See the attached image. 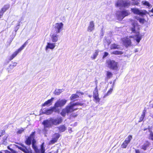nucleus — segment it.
I'll list each match as a JSON object with an SVG mask.
<instances>
[{"instance_id": "obj_20", "label": "nucleus", "mask_w": 153, "mask_h": 153, "mask_svg": "<svg viewBox=\"0 0 153 153\" xmlns=\"http://www.w3.org/2000/svg\"><path fill=\"white\" fill-rule=\"evenodd\" d=\"M54 99V98L52 97L51 99L48 100L47 101H46L43 104H42V106H49L51 105Z\"/></svg>"}, {"instance_id": "obj_14", "label": "nucleus", "mask_w": 153, "mask_h": 153, "mask_svg": "<svg viewBox=\"0 0 153 153\" xmlns=\"http://www.w3.org/2000/svg\"><path fill=\"white\" fill-rule=\"evenodd\" d=\"M27 43V41L20 48H19L17 51H16L12 54L14 57H15L19 53L21 52V51L26 46Z\"/></svg>"}, {"instance_id": "obj_16", "label": "nucleus", "mask_w": 153, "mask_h": 153, "mask_svg": "<svg viewBox=\"0 0 153 153\" xmlns=\"http://www.w3.org/2000/svg\"><path fill=\"white\" fill-rule=\"evenodd\" d=\"M27 43V41L20 48H19L17 51H16L12 54L14 57H15L19 53L21 52V51L26 46Z\"/></svg>"}, {"instance_id": "obj_25", "label": "nucleus", "mask_w": 153, "mask_h": 153, "mask_svg": "<svg viewBox=\"0 0 153 153\" xmlns=\"http://www.w3.org/2000/svg\"><path fill=\"white\" fill-rule=\"evenodd\" d=\"M10 6V4H9L5 5L1 9L0 11H2L4 13L9 8Z\"/></svg>"}, {"instance_id": "obj_42", "label": "nucleus", "mask_w": 153, "mask_h": 153, "mask_svg": "<svg viewBox=\"0 0 153 153\" xmlns=\"http://www.w3.org/2000/svg\"><path fill=\"white\" fill-rule=\"evenodd\" d=\"M149 138L152 140H153V133L152 131H151V133L149 135Z\"/></svg>"}, {"instance_id": "obj_2", "label": "nucleus", "mask_w": 153, "mask_h": 153, "mask_svg": "<svg viewBox=\"0 0 153 153\" xmlns=\"http://www.w3.org/2000/svg\"><path fill=\"white\" fill-rule=\"evenodd\" d=\"M80 105L79 103H73L71 102L65 108L63 109L61 114L62 116L65 117L66 114H71L75 110L77 109L76 106L77 105Z\"/></svg>"}, {"instance_id": "obj_11", "label": "nucleus", "mask_w": 153, "mask_h": 153, "mask_svg": "<svg viewBox=\"0 0 153 153\" xmlns=\"http://www.w3.org/2000/svg\"><path fill=\"white\" fill-rule=\"evenodd\" d=\"M93 97L95 100L96 103L99 102L100 99L99 97L98 90L97 85L93 92Z\"/></svg>"}, {"instance_id": "obj_3", "label": "nucleus", "mask_w": 153, "mask_h": 153, "mask_svg": "<svg viewBox=\"0 0 153 153\" xmlns=\"http://www.w3.org/2000/svg\"><path fill=\"white\" fill-rule=\"evenodd\" d=\"M138 27L137 24L134 23L132 25V27L130 28V29L131 31V33H135L136 35L134 36L135 39L136 41L139 43L142 39V36L140 34L139 32L138 31Z\"/></svg>"}, {"instance_id": "obj_39", "label": "nucleus", "mask_w": 153, "mask_h": 153, "mask_svg": "<svg viewBox=\"0 0 153 153\" xmlns=\"http://www.w3.org/2000/svg\"><path fill=\"white\" fill-rule=\"evenodd\" d=\"M57 141V140L53 137L52 140L50 141L49 143L50 144H53L56 142Z\"/></svg>"}, {"instance_id": "obj_37", "label": "nucleus", "mask_w": 153, "mask_h": 153, "mask_svg": "<svg viewBox=\"0 0 153 153\" xmlns=\"http://www.w3.org/2000/svg\"><path fill=\"white\" fill-rule=\"evenodd\" d=\"M59 108V107H55V105L54 104V106L51 108L52 110L53 111V112L54 111L56 112H59V109L57 108Z\"/></svg>"}, {"instance_id": "obj_44", "label": "nucleus", "mask_w": 153, "mask_h": 153, "mask_svg": "<svg viewBox=\"0 0 153 153\" xmlns=\"http://www.w3.org/2000/svg\"><path fill=\"white\" fill-rule=\"evenodd\" d=\"M108 55V53L107 52H105L104 53V55L103 56V58H105Z\"/></svg>"}, {"instance_id": "obj_33", "label": "nucleus", "mask_w": 153, "mask_h": 153, "mask_svg": "<svg viewBox=\"0 0 153 153\" xmlns=\"http://www.w3.org/2000/svg\"><path fill=\"white\" fill-rule=\"evenodd\" d=\"M142 4L144 5L147 6V7H151V5L149 2L146 1H143L142 2Z\"/></svg>"}, {"instance_id": "obj_19", "label": "nucleus", "mask_w": 153, "mask_h": 153, "mask_svg": "<svg viewBox=\"0 0 153 153\" xmlns=\"http://www.w3.org/2000/svg\"><path fill=\"white\" fill-rule=\"evenodd\" d=\"M94 25L93 21L90 22L87 28V31L88 32H91L94 29Z\"/></svg>"}, {"instance_id": "obj_56", "label": "nucleus", "mask_w": 153, "mask_h": 153, "mask_svg": "<svg viewBox=\"0 0 153 153\" xmlns=\"http://www.w3.org/2000/svg\"><path fill=\"white\" fill-rule=\"evenodd\" d=\"M11 151H12V152H13V150H12V149H11Z\"/></svg>"}, {"instance_id": "obj_17", "label": "nucleus", "mask_w": 153, "mask_h": 153, "mask_svg": "<svg viewBox=\"0 0 153 153\" xmlns=\"http://www.w3.org/2000/svg\"><path fill=\"white\" fill-rule=\"evenodd\" d=\"M122 41L123 44L126 46H129L131 44V41L129 39L123 38L122 39Z\"/></svg>"}, {"instance_id": "obj_12", "label": "nucleus", "mask_w": 153, "mask_h": 153, "mask_svg": "<svg viewBox=\"0 0 153 153\" xmlns=\"http://www.w3.org/2000/svg\"><path fill=\"white\" fill-rule=\"evenodd\" d=\"M58 33L55 31H52L51 36L52 41L53 42H56L58 41L59 37V36L57 35Z\"/></svg>"}, {"instance_id": "obj_31", "label": "nucleus", "mask_w": 153, "mask_h": 153, "mask_svg": "<svg viewBox=\"0 0 153 153\" xmlns=\"http://www.w3.org/2000/svg\"><path fill=\"white\" fill-rule=\"evenodd\" d=\"M59 131L61 132L65 131L66 128L64 125H61L59 127Z\"/></svg>"}, {"instance_id": "obj_24", "label": "nucleus", "mask_w": 153, "mask_h": 153, "mask_svg": "<svg viewBox=\"0 0 153 153\" xmlns=\"http://www.w3.org/2000/svg\"><path fill=\"white\" fill-rule=\"evenodd\" d=\"M110 48L111 49H120V46L119 45L114 43L111 45Z\"/></svg>"}, {"instance_id": "obj_59", "label": "nucleus", "mask_w": 153, "mask_h": 153, "mask_svg": "<svg viewBox=\"0 0 153 153\" xmlns=\"http://www.w3.org/2000/svg\"><path fill=\"white\" fill-rule=\"evenodd\" d=\"M0 153H2L1 152H0Z\"/></svg>"}, {"instance_id": "obj_34", "label": "nucleus", "mask_w": 153, "mask_h": 153, "mask_svg": "<svg viewBox=\"0 0 153 153\" xmlns=\"http://www.w3.org/2000/svg\"><path fill=\"white\" fill-rule=\"evenodd\" d=\"M111 53L117 55H119L122 54L123 53L121 51H115L112 52Z\"/></svg>"}, {"instance_id": "obj_41", "label": "nucleus", "mask_w": 153, "mask_h": 153, "mask_svg": "<svg viewBox=\"0 0 153 153\" xmlns=\"http://www.w3.org/2000/svg\"><path fill=\"white\" fill-rule=\"evenodd\" d=\"M53 137L57 140L60 137V135L58 134H56L54 135Z\"/></svg>"}, {"instance_id": "obj_1", "label": "nucleus", "mask_w": 153, "mask_h": 153, "mask_svg": "<svg viewBox=\"0 0 153 153\" xmlns=\"http://www.w3.org/2000/svg\"><path fill=\"white\" fill-rule=\"evenodd\" d=\"M62 119L61 117H58L56 118H51L44 120L42 122L45 129L46 128L52 127L53 125L56 126L61 123Z\"/></svg>"}, {"instance_id": "obj_53", "label": "nucleus", "mask_w": 153, "mask_h": 153, "mask_svg": "<svg viewBox=\"0 0 153 153\" xmlns=\"http://www.w3.org/2000/svg\"><path fill=\"white\" fill-rule=\"evenodd\" d=\"M89 97H92V96L91 95H89Z\"/></svg>"}, {"instance_id": "obj_58", "label": "nucleus", "mask_w": 153, "mask_h": 153, "mask_svg": "<svg viewBox=\"0 0 153 153\" xmlns=\"http://www.w3.org/2000/svg\"><path fill=\"white\" fill-rule=\"evenodd\" d=\"M18 26H19V25H18Z\"/></svg>"}, {"instance_id": "obj_32", "label": "nucleus", "mask_w": 153, "mask_h": 153, "mask_svg": "<svg viewBox=\"0 0 153 153\" xmlns=\"http://www.w3.org/2000/svg\"><path fill=\"white\" fill-rule=\"evenodd\" d=\"M79 97V96L78 95L75 94H73L70 97L71 100H74L76 98H77Z\"/></svg>"}, {"instance_id": "obj_26", "label": "nucleus", "mask_w": 153, "mask_h": 153, "mask_svg": "<svg viewBox=\"0 0 153 153\" xmlns=\"http://www.w3.org/2000/svg\"><path fill=\"white\" fill-rule=\"evenodd\" d=\"M22 147H20L19 149L24 152L25 153H28L29 151L27 149L26 147L24 145H22Z\"/></svg>"}, {"instance_id": "obj_13", "label": "nucleus", "mask_w": 153, "mask_h": 153, "mask_svg": "<svg viewBox=\"0 0 153 153\" xmlns=\"http://www.w3.org/2000/svg\"><path fill=\"white\" fill-rule=\"evenodd\" d=\"M132 138V136L131 135H129L127 138H126L124 142L121 145V147L123 148H126L128 144L130 143Z\"/></svg>"}, {"instance_id": "obj_18", "label": "nucleus", "mask_w": 153, "mask_h": 153, "mask_svg": "<svg viewBox=\"0 0 153 153\" xmlns=\"http://www.w3.org/2000/svg\"><path fill=\"white\" fill-rule=\"evenodd\" d=\"M34 135L35 132H32L30 136L28 137L25 141V143L27 145H29L31 144L32 140L33 139V136H34Z\"/></svg>"}, {"instance_id": "obj_52", "label": "nucleus", "mask_w": 153, "mask_h": 153, "mask_svg": "<svg viewBox=\"0 0 153 153\" xmlns=\"http://www.w3.org/2000/svg\"><path fill=\"white\" fill-rule=\"evenodd\" d=\"M151 12L153 13V8L152 9V10H151Z\"/></svg>"}, {"instance_id": "obj_38", "label": "nucleus", "mask_w": 153, "mask_h": 153, "mask_svg": "<svg viewBox=\"0 0 153 153\" xmlns=\"http://www.w3.org/2000/svg\"><path fill=\"white\" fill-rule=\"evenodd\" d=\"M98 53L99 51L98 50H96L94 53L93 54V56H92L91 57L93 59H95L97 56Z\"/></svg>"}, {"instance_id": "obj_9", "label": "nucleus", "mask_w": 153, "mask_h": 153, "mask_svg": "<svg viewBox=\"0 0 153 153\" xmlns=\"http://www.w3.org/2000/svg\"><path fill=\"white\" fill-rule=\"evenodd\" d=\"M117 7H128L130 6V3L122 0H118L116 4Z\"/></svg>"}, {"instance_id": "obj_21", "label": "nucleus", "mask_w": 153, "mask_h": 153, "mask_svg": "<svg viewBox=\"0 0 153 153\" xmlns=\"http://www.w3.org/2000/svg\"><path fill=\"white\" fill-rule=\"evenodd\" d=\"M150 143L148 141H146L142 145L140 146V148L143 149L144 150H146L147 148L149 146Z\"/></svg>"}, {"instance_id": "obj_10", "label": "nucleus", "mask_w": 153, "mask_h": 153, "mask_svg": "<svg viewBox=\"0 0 153 153\" xmlns=\"http://www.w3.org/2000/svg\"><path fill=\"white\" fill-rule=\"evenodd\" d=\"M67 100L65 99H59L55 103V107H62L66 103Z\"/></svg>"}, {"instance_id": "obj_57", "label": "nucleus", "mask_w": 153, "mask_h": 153, "mask_svg": "<svg viewBox=\"0 0 153 153\" xmlns=\"http://www.w3.org/2000/svg\"><path fill=\"white\" fill-rule=\"evenodd\" d=\"M152 107L153 108V105H152Z\"/></svg>"}, {"instance_id": "obj_40", "label": "nucleus", "mask_w": 153, "mask_h": 153, "mask_svg": "<svg viewBox=\"0 0 153 153\" xmlns=\"http://www.w3.org/2000/svg\"><path fill=\"white\" fill-rule=\"evenodd\" d=\"M25 129H24L23 128H21L19 129H18V130L17 131V133L19 134H21L24 131Z\"/></svg>"}, {"instance_id": "obj_36", "label": "nucleus", "mask_w": 153, "mask_h": 153, "mask_svg": "<svg viewBox=\"0 0 153 153\" xmlns=\"http://www.w3.org/2000/svg\"><path fill=\"white\" fill-rule=\"evenodd\" d=\"M17 64V63L16 62H14L12 64H11L9 66V68L10 69H13L14 67L16 66Z\"/></svg>"}, {"instance_id": "obj_23", "label": "nucleus", "mask_w": 153, "mask_h": 153, "mask_svg": "<svg viewBox=\"0 0 153 153\" xmlns=\"http://www.w3.org/2000/svg\"><path fill=\"white\" fill-rule=\"evenodd\" d=\"M53 112V111L52 110L51 108L49 109H44L42 110V113L43 114H45L47 115H49Z\"/></svg>"}, {"instance_id": "obj_55", "label": "nucleus", "mask_w": 153, "mask_h": 153, "mask_svg": "<svg viewBox=\"0 0 153 153\" xmlns=\"http://www.w3.org/2000/svg\"><path fill=\"white\" fill-rule=\"evenodd\" d=\"M146 129H144V130H143L145 131Z\"/></svg>"}, {"instance_id": "obj_15", "label": "nucleus", "mask_w": 153, "mask_h": 153, "mask_svg": "<svg viewBox=\"0 0 153 153\" xmlns=\"http://www.w3.org/2000/svg\"><path fill=\"white\" fill-rule=\"evenodd\" d=\"M27 43V41L20 48H19L17 51H16L12 54L14 57H15L19 53L21 52V51L26 46Z\"/></svg>"}, {"instance_id": "obj_6", "label": "nucleus", "mask_w": 153, "mask_h": 153, "mask_svg": "<svg viewBox=\"0 0 153 153\" xmlns=\"http://www.w3.org/2000/svg\"><path fill=\"white\" fill-rule=\"evenodd\" d=\"M130 13L128 10H124L122 11L117 12L116 16L117 19L120 21L122 20L125 17L129 15Z\"/></svg>"}, {"instance_id": "obj_45", "label": "nucleus", "mask_w": 153, "mask_h": 153, "mask_svg": "<svg viewBox=\"0 0 153 153\" xmlns=\"http://www.w3.org/2000/svg\"><path fill=\"white\" fill-rule=\"evenodd\" d=\"M14 57L12 55L9 57V60L10 61H11L12 60Z\"/></svg>"}, {"instance_id": "obj_4", "label": "nucleus", "mask_w": 153, "mask_h": 153, "mask_svg": "<svg viewBox=\"0 0 153 153\" xmlns=\"http://www.w3.org/2000/svg\"><path fill=\"white\" fill-rule=\"evenodd\" d=\"M34 136H33V139L32 140V147L36 153H44L45 150L44 146V143H43L41 145L40 149H38L37 146L34 144L36 141L34 139Z\"/></svg>"}, {"instance_id": "obj_5", "label": "nucleus", "mask_w": 153, "mask_h": 153, "mask_svg": "<svg viewBox=\"0 0 153 153\" xmlns=\"http://www.w3.org/2000/svg\"><path fill=\"white\" fill-rule=\"evenodd\" d=\"M106 63L107 64L108 67L110 69L114 70H117L118 69V63L115 61L108 59L107 60Z\"/></svg>"}, {"instance_id": "obj_50", "label": "nucleus", "mask_w": 153, "mask_h": 153, "mask_svg": "<svg viewBox=\"0 0 153 153\" xmlns=\"http://www.w3.org/2000/svg\"><path fill=\"white\" fill-rule=\"evenodd\" d=\"M19 28L18 27H16V28L15 29V31L16 32L19 29Z\"/></svg>"}, {"instance_id": "obj_35", "label": "nucleus", "mask_w": 153, "mask_h": 153, "mask_svg": "<svg viewBox=\"0 0 153 153\" xmlns=\"http://www.w3.org/2000/svg\"><path fill=\"white\" fill-rule=\"evenodd\" d=\"M62 90L61 89H56L54 91L55 95H59L62 92Z\"/></svg>"}, {"instance_id": "obj_27", "label": "nucleus", "mask_w": 153, "mask_h": 153, "mask_svg": "<svg viewBox=\"0 0 153 153\" xmlns=\"http://www.w3.org/2000/svg\"><path fill=\"white\" fill-rule=\"evenodd\" d=\"M135 19L138 20L139 22L143 24L145 22V20L143 18H140L137 16H135Z\"/></svg>"}, {"instance_id": "obj_48", "label": "nucleus", "mask_w": 153, "mask_h": 153, "mask_svg": "<svg viewBox=\"0 0 153 153\" xmlns=\"http://www.w3.org/2000/svg\"><path fill=\"white\" fill-rule=\"evenodd\" d=\"M135 153H140V152L138 150H135Z\"/></svg>"}, {"instance_id": "obj_43", "label": "nucleus", "mask_w": 153, "mask_h": 153, "mask_svg": "<svg viewBox=\"0 0 153 153\" xmlns=\"http://www.w3.org/2000/svg\"><path fill=\"white\" fill-rule=\"evenodd\" d=\"M5 134L4 130H1L0 131V137Z\"/></svg>"}, {"instance_id": "obj_29", "label": "nucleus", "mask_w": 153, "mask_h": 153, "mask_svg": "<svg viewBox=\"0 0 153 153\" xmlns=\"http://www.w3.org/2000/svg\"><path fill=\"white\" fill-rule=\"evenodd\" d=\"M106 75V78L107 79H109L112 77L113 74L110 71H107Z\"/></svg>"}, {"instance_id": "obj_7", "label": "nucleus", "mask_w": 153, "mask_h": 153, "mask_svg": "<svg viewBox=\"0 0 153 153\" xmlns=\"http://www.w3.org/2000/svg\"><path fill=\"white\" fill-rule=\"evenodd\" d=\"M131 11L134 14L139 15L141 16L148 13L145 10H140L136 8H131Z\"/></svg>"}, {"instance_id": "obj_49", "label": "nucleus", "mask_w": 153, "mask_h": 153, "mask_svg": "<svg viewBox=\"0 0 153 153\" xmlns=\"http://www.w3.org/2000/svg\"><path fill=\"white\" fill-rule=\"evenodd\" d=\"M79 93L81 94L82 95H83L84 94V93L82 92H79V91H77L76 93L78 94Z\"/></svg>"}, {"instance_id": "obj_22", "label": "nucleus", "mask_w": 153, "mask_h": 153, "mask_svg": "<svg viewBox=\"0 0 153 153\" xmlns=\"http://www.w3.org/2000/svg\"><path fill=\"white\" fill-rule=\"evenodd\" d=\"M55 46V44L53 43H48L46 46V50H47L48 49H53Z\"/></svg>"}, {"instance_id": "obj_54", "label": "nucleus", "mask_w": 153, "mask_h": 153, "mask_svg": "<svg viewBox=\"0 0 153 153\" xmlns=\"http://www.w3.org/2000/svg\"><path fill=\"white\" fill-rule=\"evenodd\" d=\"M110 44V42H108V45Z\"/></svg>"}, {"instance_id": "obj_46", "label": "nucleus", "mask_w": 153, "mask_h": 153, "mask_svg": "<svg viewBox=\"0 0 153 153\" xmlns=\"http://www.w3.org/2000/svg\"><path fill=\"white\" fill-rule=\"evenodd\" d=\"M14 57L12 55L9 57V60L10 61H11L12 60Z\"/></svg>"}, {"instance_id": "obj_51", "label": "nucleus", "mask_w": 153, "mask_h": 153, "mask_svg": "<svg viewBox=\"0 0 153 153\" xmlns=\"http://www.w3.org/2000/svg\"><path fill=\"white\" fill-rule=\"evenodd\" d=\"M133 37H134V36H129V38H133Z\"/></svg>"}, {"instance_id": "obj_8", "label": "nucleus", "mask_w": 153, "mask_h": 153, "mask_svg": "<svg viewBox=\"0 0 153 153\" xmlns=\"http://www.w3.org/2000/svg\"><path fill=\"white\" fill-rule=\"evenodd\" d=\"M63 25L62 23H56L52 31H55L56 33H59L63 28Z\"/></svg>"}, {"instance_id": "obj_28", "label": "nucleus", "mask_w": 153, "mask_h": 153, "mask_svg": "<svg viewBox=\"0 0 153 153\" xmlns=\"http://www.w3.org/2000/svg\"><path fill=\"white\" fill-rule=\"evenodd\" d=\"M145 113L146 110H144L143 111V113L140 118V120L139 121V122L142 121L143 120L145 115Z\"/></svg>"}, {"instance_id": "obj_47", "label": "nucleus", "mask_w": 153, "mask_h": 153, "mask_svg": "<svg viewBox=\"0 0 153 153\" xmlns=\"http://www.w3.org/2000/svg\"><path fill=\"white\" fill-rule=\"evenodd\" d=\"M3 13L2 11H0V18H1V16L3 15Z\"/></svg>"}, {"instance_id": "obj_30", "label": "nucleus", "mask_w": 153, "mask_h": 153, "mask_svg": "<svg viewBox=\"0 0 153 153\" xmlns=\"http://www.w3.org/2000/svg\"><path fill=\"white\" fill-rule=\"evenodd\" d=\"M113 87H112V88H111L107 92V93L105 94L104 96V98L106 97L112 93L113 91Z\"/></svg>"}]
</instances>
